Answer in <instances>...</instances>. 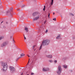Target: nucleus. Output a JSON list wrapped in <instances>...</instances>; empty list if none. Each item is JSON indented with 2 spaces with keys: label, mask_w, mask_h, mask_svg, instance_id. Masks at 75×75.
Wrapping results in <instances>:
<instances>
[{
  "label": "nucleus",
  "mask_w": 75,
  "mask_h": 75,
  "mask_svg": "<svg viewBox=\"0 0 75 75\" xmlns=\"http://www.w3.org/2000/svg\"><path fill=\"white\" fill-rule=\"evenodd\" d=\"M50 44V40H44L42 42V44L40 46L39 48V50H41L42 48V46H45L48 45Z\"/></svg>",
  "instance_id": "nucleus-1"
},
{
  "label": "nucleus",
  "mask_w": 75,
  "mask_h": 75,
  "mask_svg": "<svg viewBox=\"0 0 75 75\" xmlns=\"http://www.w3.org/2000/svg\"><path fill=\"white\" fill-rule=\"evenodd\" d=\"M1 66L3 67L2 70L4 71H7V67H8V65H7V63L6 62H2Z\"/></svg>",
  "instance_id": "nucleus-2"
},
{
  "label": "nucleus",
  "mask_w": 75,
  "mask_h": 75,
  "mask_svg": "<svg viewBox=\"0 0 75 75\" xmlns=\"http://www.w3.org/2000/svg\"><path fill=\"white\" fill-rule=\"evenodd\" d=\"M62 71V69H61V66H59L58 67V70L57 71V72L58 74H60L61 72Z\"/></svg>",
  "instance_id": "nucleus-3"
},
{
  "label": "nucleus",
  "mask_w": 75,
  "mask_h": 75,
  "mask_svg": "<svg viewBox=\"0 0 75 75\" xmlns=\"http://www.w3.org/2000/svg\"><path fill=\"white\" fill-rule=\"evenodd\" d=\"M9 69L11 72H14V71H15V68L13 67L10 66L9 67Z\"/></svg>",
  "instance_id": "nucleus-4"
},
{
  "label": "nucleus",
  "mask_w": 75,
  "mask_h": 75,
  "mask_svg": "<svg viewBox=\"0 0 75 75\" xmlns=\"http://www.w3.org/2000/svg\"><path fill=\"white\" fill-rule=\"evenodd\" d=\"M8 42H4L1 45V47H5L6 45H7Z\"/></svg>",
  "instance_id": "nucleus-5"
},
{
  "label": "nucleus",
  "mask_w": 75,
  "mask_h": 75,
  "mask_svg": "<svg viewBox=\"0 0 75 75\" xmlns=\"http://www.w3.org/2000/svg\"><path fill=\"white\" fill-rule=\"evenodd\" d=\"M40 17V16L39 15H37V16L35 18H34L33 19V20H37Z\"/></svg>",
  "instance_id": "nucleus-6"
},
{
  "label": "nucleus",
  "mask_w": 75,
  "mask_h": 75,
  "mask_svg": "<svg viewBox=\"0 0 75 75\" xmlns=\"http://www.w3.org/2000/svg\"><path fill=\"white\" fill-rule=\"evenodd\" d=\"M46 57L47 58H52V55H47Z\"/></svg>",
  "instance_id": "nucleus-7"
},
{
  "label": "nucleus",
  "mask_w": 75,
  "mask_h": 75,
  "mask_svg": "<svg viewBox=\"0 0 75 75\" xmlns=\"http://www.w3.org/2000/svg\"><path fill=\"white\" fill-rule=\"evenodd\" d=\"M61 37V34H58V36L56 37V39H59L60 37Z\"/></svg>",
  "instance_id": "nucleus-8"
},
{
  "label": "nucleus",
  "mask_w": 75,
  "mask_h": 75,
  "mask_svg": "<svg viewBox=\"0 0 75 75\" xmlns=\"http://www.w3.org/2000/svg\"><path fill=\"white\" fill-rule=\"evenodd\" d=\"M35 47H36V45H34L32 47V49L34 51H35V50H36V49H35Z\"/></svg>",
  "instance_id": "nucleus-9"
},
{
  "label": "nucleus",
  "mask_w": 75,
  "mask_h": 75,
  "mask_svg": "<svg viewBox=\"0 0 75 75\" xmlns=\"http://www.w3.org/2000/svg\"><path fill=\"white\" fill-rule=\"evenodd\" d=\"M63 68H67V67H68V66L65 65H63Z\"/></svg>",
  "instance_id": "nucleus-10"
},
{
  "label": "nucleus",
  "mask_w": 75,
  "mask_h": 75,
  "mask_svg": "<svg viewBox=\"0 0 75 75\" xmlns=\"http://www.w3.org/2000/svg\"><path fill=\"white\" fill-rule=\"evenodd\" d=\"M24 55H25V54L22 53L21 54V57L22 58L23 57V56H24Z\"/></svg>",
  "instance_id": "nucleus-11"
},
{
  "label": "nucleus",
  "mask_w": 75,
  "mask_h": 75,
  "mask_svg": "<svg viewBox=\"0 0 75 75\" xmlns=\"http://www.w3.org/2000/svg\"><path fill=\"white\" fill-rule=\"evenodd\" d=\"M43 71H47L46 68H43Z\"/></svg>",
  "instance_id": "nucleus-12"
},
{
  "label": "nucleus",
  "mask_w": 75,
  "mask_h": 75,
  "mask_svg": "<svg viewBox=\"0 0 75 75\" xmlns=\"http://www.w3.org/2000/svg\"><path fill=\"white\" fill-rule=\"evenodd\" d=\"M53 3H54V0H52V2L51 3V5H52L53 4Z\"/></svg>",
  "instance_id": "nucleus-13"
},
{
  "label": "nucleus",
  "mask_w": 75,
  "mask_h": 75,
  "mask_svg": "<svg viewBox=\"0 0 75 75\" xmlns=\"http://www.w3.org/2000/svg\"><path fill=\"white\" fill-rule=\"evenodd\" d=\"M25 30H26L27 31V32H28V28H27L26 27L25 28Z\"/></svg>",
  "instance_id": "nucleus-14"
},
{
  "label": "nucleus",
  "mask_w": 75,
  "mask_h": 75,
  "mask_svg": "<svg viewBox=\"0 0 75 75\" xmlns=\"http://www.w3.org/2000/svg\"><path fill=\"white\" fill-rule=\"evenodd\" d=\"M37 13H33V16H36Z\"/></svg>",
  "instance_id": "nucleus-15"
},
{
  "label": "nucleus",
  "mask_w": 75,
  "mask_h": 75,
  "mask_svg": "<svg viewBox=\"0 0 75 75\" xmlns=\"http://www.w3.org/2000/svg\"><path fill=\"white\" fill-rule=\"evenodd\" d=\"M45 6H44V8L43 9V11H45Z\"/></svg>",
  "instance_id": "nucleus-16"
},
{
  "label": "nucleus",
  "mask_w": 75,
  "mask_h": 75,
  "mask_svg": "<svg viewBox=\"0 0 75 75\" xmlns=\"http://www.w3.org/2000/svg\"><path fill=\"white\" fill-rule=\"evenodd\" d=\"M70 16H74V14H72L71 13H70Z\"/></svg>",
  "instance_id": "nucleus-17"
},
{
  "label": "nucleus",
  "mask_w": 75,
  "mask_h": 75,
  "mask_svg": "<svg viewBox=\"0 0 75 75\" xmlns=\"http://www.w3.org/2000/svg\"><path fill=\"white\" fill-rule=\"evenodd\" d=\"M46 69L47 71H49V70H50L49 68H47Z\"/></svg>",
  "instance_id": "nucleus-18"
},
{
  "label": "nucleus",
  "mask_w": 75,
  "mask_h": 75,
  "mask_svg": "<svg viewBox=\"0 0 75 75\" xmlns=\"http://www.w3.org/2000/svg\"><path fill=\"white\" fill-rule=\"evenodd\" d=\"M13 8L12 7L10 9V10L11 11H12V10H13Z\"/></svg>",
  "instance_id": "nucleus-19"
},
{
  "label": "nucleus",
  "mask_w": 75,
  "mask_h": 75,
  "mask_svg": "<svg viewBox=\"0 0 75 75\" xmlns=\"http://www.w3.org/2000/svg\"><path fill=\"white\" fill-rule=\"evenodd\" d=\"M50 13H49L48 15L49 18H50Z\"/></svg>",
  "instance_id": "nucleus-20"
},
{
  "label": "nucleus",
  "mask_w": 75,
  "mask_h": 75,
  "mask_svg": "<svg viewBox=\"0 0 75 75\" xmlns=\"http://www.w3.org/2000/svg\"><path fill=\"white\" fill-rule=\"evenodd\" d=\"M53 20H54V21H56V18H54L53 19Z\"/></svg>",
  "instance_id": "nucleus-21"
},
{
  "label": "nucleus",
  "mask_w": 75,
  "mask_h": 75,
  "mask_svg": "<svg viewBox=\"0 0 75 75\" xmlns=\"http://www.w3.org/2000/svg\"><path fill=\"white\" fill-rule=\"evenodd\" d=\"M2 38H3L2 37H1V36H0V40H1Z\"/></svg>",
  "instance_id": "nucleus-22"
},
{
  "label": "nucleus",
  "mask_w": 75,
  "mask_h": 75,
  "mask_svg": "<svg viewBox=\"0 0 75 75\" xmlns=\"http://www.w3.org/2000/svg\"><path fill=\"white\" fill-rule=\"evenodd\" d=\"M9 12H10V11H8L7 12H6V14H7L8 13H9Z\"/></svg>",
  "instance_id": "nucleus-23"
},
{
  "label": "nucleus",
  "mask_w": 75,
  "mask_h": 75,
  "mask_svg": "<svg viewBox=\"0 0 75 75\" xmlns=\"http://www.w3.org/2000/svg\"><path fill=\"white\" fill-rule=\"evenodd\" d=\"M49 61L50 62H52V60H50Z\"/></svg>",
  "instance_id": "nucleus-24"
},
{
  "label": "nucleus",
  "mask_w": 75,
  "mask_h": 75,
  "mask_svg": "<svg viewBox=\"0 0 75 75\" xmlns=\"http://www.w3.org/2000/svg\"><path fill=\"white\" fill-rule=\"evenodd\" d=\"M31 75H34V74L33 73H32L31 74Z\"/></svg>",
  "instance_id": "nucleus-25"
},
{
  "label": "nucleus",
  "mask_w": 75,
  "mask_h": 75,
  "mask_svg": "<svg viewBox=\"0 0 75 75\" xmlns=\"http://www.w3.org/2000/svg\"><path fill=\"white\" fill-rule=\"evenodd\" d=\"M55 62L57 63V60H55L54 61Z\"/></svg>",
  "instance_id": "nucleus-26"
},
{
  "label": "nucleus",
  "mask_w": 75,
  "mask_h": 75,
  "mask_svg": "<svg viewBox=\"0 0 75 75\" xmlns=\"http://www.w3.org/2000/svg\"><path fill=\"white\" fill-rule=\"evenodd\" d=\"M47 32H48V30H46V33H47Z\"/></svg>",
  "instance_id": "nucleus-27"
},
{
  "label": "nucleus",
  "mask_w": 75,
  "mask_h": 75,
  "mask_svg": "<svg viewBox=\"0 0 75 75\" xmlns=\"http://www.w3.org/2000/svg\"><path fill=\"white\" fill-rule=\"evenodd\" d=\"M29 62H30V58L29 59V61L28 62V63H29Z\"/></svg>",
  "instance_id": "nucleus-28"
},
{
  "label": "nucleus",
  "mask_w": 75,
  "mask_h": 75,
  "mask_svg": "<svg viewBox=\"0 0 75 75\" xmlns=\"http://www.w3.org/2000/svg\"><path fill=\"white\" fill-rule=\"evenodd\" d=\"M21 57H18V58L17 59V60H18V59H19L20 58H21Z\"/></svg>",
  "instance_id": "nucleus-29"
},
{
  "label": "nucleus",
  "mask_w": 75,
  "mask_h": 75,
  "mask_svg": "<svg viewBox=\"0 0 75 75\" xmlns=\"http://www.w3.org/2000/svg\"><path fill=\"white\" fill-rule=\"evenodd\" d=\"M27 56H28V57H30V56H29V55H28V54H27Z\"/></svg>",
  "instance_id": "nucleus-30"
},
{
  "label": "nucleus",
  "mask_w": 75,
  "mask_h": 75,
  "mask_svg": "<svg viewBox=\"0 0 75 75\" xmlns=\"http://www.w3.org/2000/svg\"><path fill=\"white\" fill-rule=\"evenodd\" d=\"M23 73H22L21 75H23Z\"/></svg>",
  "instance_id": "nucleus-31"
},
{
  "label": "nucleus",
  "mask_w": 75,
  "mask_h": 75,
  "mask_svg": "<svg viewBox=\"0 0 75 75\" xmlns=\"http://www.w3.org/2000/svg\"><path fill=\"white\" fill-rule=\"evenodd\" d=\"M24 38L25 39V40L26 39V38H25V37Z\"/></svg>",
  "instance_id": "nucleus-32"
},
{
  "label": "nucleus",
  "mask_w": 75,
  "mask_h": 75,
  "mask_svg": "<svg viewBox=\"0 0 75 75\" xmlns=\"http://www.w3.org/2000/svg\"><path fill=\"white\" fill-rule=\"evenodd\" d=\"M54 14H55V13H53V15H54Z\"/></svg>",
  "instance_id": "nucleus-33"
},
{
  "label": "nucleus",
  "mask_w": 75,
  "mask_h": 75,
  "mask_svg": "<svg viewBox=\"0 0 75 75\" xmlns=\"http://www.w3.org/2000/svg\"><path fill=\"white\" fill-rule=\"evenodd\" d=\"M3 22V21H2L1 22V23H2Z\"/></svg>",
  "instance_id": "nucleus-34"
},
{
  "label": "nucleus",
  "mask_w": 75,
  "mask_h": 75,
  "mask_svg": "<svg viewBox=\"0 0 75 75\" xmlns=\"http://www.w3.org/2000/svg\"><path fill=\"white\" fill-rule=\"evenodd\" d=\"M45 23H46V22H45L44 23V24H45Z\"/></svg>",
  "instance_id": "nucleus-35"
},
{
  "label": "nucleus",
  "mask_w": 75,
  "mask_h": 75,
  "mask_svg": "<svg viewBox=\"0 0 75 75\" xmlns=\"http://www.w3.org/2000/svg\"><path fill=\"white\" fill-rule=\"evenodd\" d=\"M24 37L25 38V36H24Z\"/></svg>",
  "instance_id": "nucleus-36"
}]
</instances>
